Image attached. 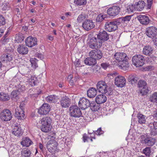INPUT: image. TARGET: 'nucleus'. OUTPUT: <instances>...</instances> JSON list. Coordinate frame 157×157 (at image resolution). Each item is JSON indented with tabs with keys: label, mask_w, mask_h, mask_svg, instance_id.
Returning a JSON list of instances; mask_svg holds the SVG:
<instances>
[{
	"label": "nucleus",
	"mask_w": 157,
	"mask_h": 157,
	"mask_svg": "<svg viewBox=\"0 0 157 157\" xmlns=\"http://www.w3.org/2000/svg\"><path fill=\"white\" fill-rule=\"evenodd\" d=\"M133 64L137 67L142 66L144 64L145 59L142 55L134 56L132 59Z\"/></svg>",
	"instance_id": "nucleus-1"
},
{
	"label": "nucleus",
	"mask_w": 157,
	"mask_h": 157,
	"mask_svg": "<svg viewBox=\"0 0 157 157\" xmlns=\"http://www.w3.org/2000/svg\"><path fill=\"white\" fill-rule=\"evenodd\" d=\"M70 114L71 117H79L82 116V113L80 109L76 105H73L69 108Z\"/></svg>",
	"instance_id": "nucleus-2"
},
{
	"label": "nucleus",
	"mask_w": 157,
	"mask_h": 157,
	"mask_svg": "<svg viewBox=\"0 0 157 157\" xmlns=\"http://www.w3.org/2000/svg\"><path fill=\"white\" fill-rule=\"evenodd\" d=\"M141 142L148 146H152L155 144V139L153 138L148 137L147 135L144 134L140 136Z\"/></svg>",
	"instance_id": "nucleus-3"
},
{
	"label": "nucleus",
	"mask_w": 157,
	"mask_h": 157,
	"mask_svg": "<svg viewBox=\"0 0 157 157\" xmlns=\"http://www.w3.org/2000/svg\"><path fill=\"white\" fill-rule=\"evenodd\" d=\"M97 88L99 92L103 94H105L109 89L105 81H99L96 84Z\"/></svg>",
	"instance_id": "nucleus-4"
},
{
	"label": "nucleus",
	"mask_w": 157,
	"mask_h": 157,
	"mask_svg": "<svg viewBox=\"0 0 157 157\" xmlns=\"http://www.w3.org/2000/svg\"><path fill=\"white\" fill-rule=\"evenodd\" d=\"M12 117L11 112L9 109H4L0 113V118L3 121H9Z\"/></svg>",
	"instance_id": "nucleus-5"
},
{
	"label": "nucleus",
	"mask_w": 157,
	"mask_h": 157,
	"mask_svg": "<svg viewBox=\"0 0 157 157\" xmlns=\"http://www.w3.org/2000/svg\"><path fill=\"white\" fill-rule=\"evenodd\" d=\"M121 5L118 6H113L111 8L108 9L107 10L108 14L110 16H115L117 15L119 13L121 8L122 9L124 7L123 6L124 5Z\"/></svg>",
	"instance_id": "nucleus-6"
},
{
	"label": "nucleus",
	"mask_w": 157,
	"mask_h": 157,
	"mask_svg": "<svg viewBox=\"0 0 157 157\" xmlns=\"http://www.w3.org/2000/svg\"><path fill=\"white\" fill-rule=\"evenodd\" d=\"M118 23V22L116 21H108L105 24V29L109 32L115 31L117 28Z\"/></svg>",
	"instance_id": "nucleus-7"
},
{
	"label": "nucleus",
	"mask_w": 157,
	"mask_h": 157,
	"mask_svg": "<svg viewBox=\"0 0 157 157\" xmlns=\"http://www.w3.org/2000/svg\"><path fill=\"white\" fill-rule=\"evenodd\" d=\"M114 83L117 87L122 88L125 86L126 79L124 77L118 75L115 78Z\"/></svg>",
	"instance_id": "nucleus-8"
},
{
	"label": "nucleus",
	"mask_w": 157,
	"mask_h": 157,
	"mask_svg": "<svg viewBox=\"0 0 157 157\" xmlns=\"http://www.w3.org/2000/svg\"><path fill=\"white\" fill-rule=\"evenodd\" d=\"M50 105L47 103H44L40 107L38 113L41 115H46L50 111Z\"/></svg>",
	"instance_id": "nucleus-9"
},
{
	"label": "nucleus",
	"mask_w": 157,
	"mask_h": 157,
	"mask_svg": "<svg viewBox=\"0 0 157 157\" xmlns=\"http://www.w3.org/2000/svg\"><path fill=\"white\" fill-rule=\"evenodd\" d=\"M58 144L55 140H51L47 143V147L49 151L51 153H53L57 150Z\"/></svg>",
	"instance_id": "nucleus-10"
},
{
	"label": "nucleus",
	"mask_w": 157,
	"mask_h": 157,
	"mask_svg": "<svg viewBox=\"0 0 157 157\" xmlns=\"http://www.w3.org/2000/svg\"><path fill=\"white\" fill-rule=\"evenodd\" d=\"M157 33V29L155 27L151 26L146 29V35L151 38L153 39Z\"/></svg>",
	"instance_id": "nucleus-11"
},
{
	"label": "nucleus",
	"mask_w": 157,
	"mask_h": 157,
	"mask_svg": "<svg viewBox=\"0 0 157 157\" xmlns=\"http://www.w3.org/2000/svg\"><path fill=\"white\" fill-rule=\"evenodd\" d=\"M101 40H90L89 45L92 49H97L100 48L102 45Z\"/></svg>",
	"instance_id": "nucleus-12"
},
{
	"label": "nucleus",
	"mask_w": 157,
	"mask_h": 157,
	"mask_svg": "<svg viewBox=\"0 0 157 157\" xmlns=\"http://www.w3.org/2000/svg\"><path fill=\"white\" fill-rule=\"evenodd\" d=\"M90 105V101L84 98L80 99L78 102L79 106L82 109H85Z\"/></svg>",
	"instance_id": "nucleus-13"
},
{
	"label": "nucleus",
	"mask_w": 157,
	"mask_h": 157,
	"mask_svg": "<svg viewBox=\"0 0 157 157\" xmlns=\"http://www.w3.org/2000/svg\"><path fill=\"white\" fill-rule=\"evenodd\" d=\"M89 55L90 56L93 57L96 60L100 59L103 56L101 51L97 49L92 50L90 52Z\"/></svg>",
	"instance_id": "nucleus-14"
},
{
	"label": "nucleus",
	"mask_w": 157,
	"mask_h": 157,
	"mask_svg": "<svg viewBox=\"0 0 157 157\" xmlns=\"http://www.w3.org/2000/svg\"><path fill=\"white\" fill-rule=\"evenodd\" d=\"M146 83L145 81L142 80H140L138 83V86L139 87H142L140 89V92L142 95H145L148 92V90L146 88Z\"/></svg>",
	"instance_id": "nucleus-15"
},
{
	"label": "nucleus",
	"mask_w": 157,
	"mask_h": 157,
	"mask_svg": "<svg viewBox=\"0 0 157 157\" xmlns=\"http://www.w3.org/2000/svg\"><path fill=\"white\" fill-rule=\"evenodd\" d=\"M83 28L86 30H89L94 28L95 25L92 20H87L82 24Z\"/></svg>",
	"instance_id": "nucleus-16"
},
{
	"label": "nucleus",
	"mask_w": 157,
	"mask_h": 157,
	"mask_svg": "<svg viewBox=\"0 0 157 157\" xmlns=\"http://www.w3.org/2000/svg\"><path fill=\"white\" fill-rule=\"evenodd\" d=\"M15 116L19 120H23L25 118L23 110L18 108H15L14 112Z\"/></svg>",
	"instance_id": "nucleus-17"
},
{
	"label": "nucleus",
	"mask_w": 157,
	"mask_h": 157,
	"mask_svg": "<svg viewBox=\"0 0 157 157\" xmlns=\"http://www.w3.org/2000/svg\"><path fill=\"white\" fill-rule=\"evenodd\" d=\"M128 57H126L124 59L119 61L118 66L121 69L126 70L128 67Z\"/></svg>",
	"instance_id": "nucleus-18"
},
{
	"label": "nucleus",
	"mask_w": 157,
	"mask_h": 157,
	"mask_svg": "<svg viewBox=\"0 0 157 157\" xmlns=\"http://www.w3.org/2000/svg\"><path fill=\"white\" fill-rule=\"evenodd\" d=\"M60 103L63 107L68 108L71 104V100L67 97H64L61 99Z\"/></svg>",
	"instance_id": "nucleus-19"
},
{
	"label": "nucleus",
	"mask_w": 157,
	"mask_h": 157,
	"mask_svg": "<svg viewBox=\"0 0 157 157\" xmlns=\"http://www.w3.org/2000/svg\"><path fill=\"white\" fill-rule=\"evenodd\" d=\"M137 18L140 23L142 25H147L149 22L148 17L145 15H140L137 16Z\"/></svg>",
	"instance_id": "nucleus-20"
},
{
	"label": "nucleus",
	"mask_w": 157,
	"mask_h": 157,
	"mask_svg": "<svg viewBox=\"0 0 157 157\" xmlns=\"http://www.w3.org/2000/svg\"><path fill=\"white\" fill-rule=\"evenodd\" d=\"M12 133L14 135L19 136L22 135L23 132L20 127L19 125H17L14 126Z\"/></svg>",
	"instance_id": "nucleus-21"
},
{
	"label": "nucleus",
	"mask_w": 157,
	"mask_h": 157,
	"mask_svg": "<svg viewBox=\"0 0 157 157\" xmlns=\"http://www.w3.org/2000/svg\"><path fill=\"white\" fill-rule=\"evenodd\" d=\"M126 57H128L126 53L122 52H117L114 55V57L115 59L118 62L121 60L124 59Z\"/></svg>",
	"instance_id": "nucleus-22"
},
{
	"label": "nucleus",
	"mask_w": 157,
	"mask_h": 157,
	"mask_svg": "<svg viewBox=\"0 0 157 157\" xmlns=\"http://www.w3.org/2000/svg\"><path fill=\"white\" fill-rule=\"evenodd\" d=\"M17 51L21 54L25 55L28 52V48L24 45H19L17 48Z\"/></svg>",
	"instance_id": "nucleus-23"
},
{
	"label": "nucleus",
	"mask_w": 157,
	"mask_h": 157,
	"mask_svg": "<svg viewBox=\"0 0 157 157\" xmlns=\"http://www.w3.org/2000/svg\"><path fill=\"white\" fill-rule=\"evenodd\" d=\"M145 3L144 1H140L134 5L135 10L138 11H141L144 8Z\"/></svg>",
	"instance_id": "nucleus-24"
},
{
	"label": "nucleus",
	"mask_w": 157,
	"mask_h": 157,
	"mask_svg": "<svg viewBox=\"0 0 157 157\" xmlns=\"http://www.w3.org/2000/svg\"><path fill=\"white\" fill-rule=\"evenodd\" d=\"M85 63L89 66L93 65L95 64L97 62L95 58L93 57L90 56L86 58L84 60Z\"/></svg>",
	"instance_id": "nucleus-25"
},
{
	"label": "nucleus",
	"mask_w": 157,
	"mask_h": 157,
	"mask_svg": "<svg viewBox=\"0 0 157 157\" xmlns=\"http://www.w3.org/2000/svg\"><path fill=\"white\" fill-rule=\"evenodd\" d=\"M97 91L94 88H90L87 91V95L88 97L90 98L94 97L97 95Z\"/></svg>",
	"instance_id": "nucleus-26"
},
{
	"label": "nucleus",
	"mask_w": 157,
	"mask_h": 157,
	"mask_svg": "<svg viewBox=\"0 0 157 157\" xmlns=\"http://www.w3.org/2000/svg\"><path fill=\"white\" fill-rule=\"evenodd\" d=\"M106 100V96L103 94L98 95L95 98V101L98 104H102L104 103Z\"/></svg>",
	"instance_id": "nucleus-27"
},
{
	"label": "nucleus",
	"mask_w": 157,
	"mask_h": 157,
	"mask_svg": "<svg viewBox=\"0 0 157 157\" xmlns=\"http://www.w3.org/2000/svg\"><path fill=\"white\" fill-rule=\"evenodd\" d=\"M1 60L3 62L7 63L10 62L12 59V57L10 54L6 53L2 55L0 57Z\"/></svg>",
	"instance_id": "nucleus-28"
},
{
	"label": "nucleus",
	"mask_w": 157,
	"mask_h": 157,
	"mask_svg": "<svg viewBox=\"0 0 157 157\" xmlns=\"http://www.w3.org/2000/svg\"><path fill=\"white\" fill-rule=\"evenodd\" d=\"M111 36V35H108L107 32L105 31L100 32L97 35L98 39H109Z\"/></svg>",
	"instance_id": "nucleus-29"
},
{
	"label": "nucleus",
	"mask_w": 157,
	"mask_h": 157,
	"mask_svg": "<svg viewBox=\"0 0 157 157\" xmlns=\"http://www.w3.org/2000/svg\"><path fill=\"white\" fill-rule=\"evenodd\" d=\"M153 50V48L151 46L148 45L144 47L143 52L144 55L149 56L152 54Z\"/></svg>",
	"instance_id": "nucleus-30"
},
{
	"label": "nucleus",
	"mask_w": 157,
	"mask_h": 157,
	"mask_svg": "<svg viewBox=\"0 0 157 157\" xmlns=\"http://www.w3.org/2000/svg\"><path fill=\"white\" fill-rule=\"evenodd\" d=\"M138 121L141 124H145L147 122V117L144 115L139 113L137 116Z\"/></svg>",
	"instance_id": "nucleus-31"
},
{
	"label": "nucleus",
	"mask_w": 157,
	"mask_h": 157,
	"mask_svg": "<svg viewBox=\"0 0 157 157\" xmlns=\"http://www.w3.org/2000/svg\"><path fill=\"white\" fill-rule=\"evenodd\" d=\"M59 99V97L55 95H50L46 98L47 101L50 103L56 102Z\"/></svg>",
	"instance_id": "nucleus-32"
},
{
	"label": "nucleus",
	"mask_w": 157,
	"mask_h": 157,
	"mask_svg": "<svg viewBox=\"0 0 157 157\" xmlns=\"http://www.w3.org/2000/svg\"><path fill=\"white\" fill-rule=\"evenodd\" d=\"M33 143L32 141L27 137H25L23 139L21 142V144L23 146L28 147Z\"/></svg>",
	"instance_id": "nucleus-33"
},
{
	"label": "nucleus",
	"mask_w": 157,
	"mask_h": 157,
	"mask_svg": "<svg viewBox=\"0 0 157 157\" xmlns=\"http://www.w3.org/2000/svg\"><path fill=\"white\" fill-rule=\"evenodd\" d=\"M89 106L90 109L93 111H97L99 109L100 107L99 104L94 101H92L91 102H90V105Z\"/></svg>",
	"instance_id": "nucleus-34"
},
{
	"label": "nucleus",
	"mask_w": 157,
	"mask_h": 157,
	"mask_svg": "<svg viewBox=\"0 0 157 157\" xmlns=\"http://www.w3.org/2000/svg\"><path fill=\"white\" fill-rule=\"evenodd\" d=\"M21 89H19L13 91L11 94V97L13 100H17L18 99L19 95L21 91Z\"/></svg>",
	"instance_id": "nucleus-35"
},
{
	"label": "nucleus",
	"mask_w": 157,
	"mask_h": 157,
	"mask_svg": "<svg viewBox=\"0 0 157 157\" xmlns=\"http://www.w3.org/2000/svg\"><path fill=\"white\" fill-rule=\"evenodd\" d=\"M10 99V95L7 94L4 92L0 93V100L3 101H6Z\"/></svg>",
	"instance_id": "nucleus-36"
},
{
	"label": "nucleus",
	"mask_w": 157,
	"mask_h": 157,
	"mask_svg": "<svg viewBox=\"0 0 157 157\" xmlns=\"http://www.w3.org/2000/svg\"><path fill=\"white\" fill-rule=\"evenodd\" d=\"M52 127L51 124H42L41 129L43 132H47L51 130Z\"/></svg>",
	"instance_id": "nucleus-37"
},
{
	"label": "nucleus",
	"mask_w": 157,
	"mask_h": 157,
	"mask_svg": "<svg viewBox=\"0 0 157 157\" xmlns=\"http://www.w3.org/2000/svg\"><path fill=\"white\" fill-rule=\"evenodd\" d=\"M128 79L129 82L134 84L137 82L138 78L136 75H130L128 76Z\"/></svg>",
	"instance_id": "nucleus-38"
},
{
	"label": "nucleus",
	"mask_w": 157,
	"mask_h": 157,
	"mask_svg": "<svg viewBox=\"0 0 157 157\" xmlns=\"http://www.w3.org/2000/svg\"><path fill=\"white\" fill-rule=\"evenodd\" d=\"M25 43L27 46L32 47L37 44V41L36 40H25Z\"/></svg>",
	"instance_id": "nucleus-39"
},
{
	"label": "nucleus",
	"mask_w": 157,
	"mask_h": 157,
	"mask_svg": "<svg viewBox=\"0 0 157 157\" xmlns=\"http://www.w3.org/2000/svg\"><path fill=\"white\" fill-rule=\"evenodd\" d=\"M31 152L28 149H25L22 150L21 154L22 157H29L31 155Z\"/></svg>",
	"instance_id": "nucleus-40"
},
{
	"label": "nucleus",
	"mask_w": 157,
	"mask_h": 157,
	"mask_svg": "<svg viewBox=\"0 0 157 157\" xmlns=\"http://www.w3.org/2000/svg\"><path fill=\"white\" fill-rule=\"evenodd\" d=\"M123 9L125 10L126 13L129 14L133 12L134 10H135V8L134 6L129 5L126 7L125 10L124 9Z\"/></svg>",
	"instance_id": "nucleus-41"
},
{
	"label": "nucleus",
	"mask_w": 157,
	"mask_h": 157,
	"mask_svg": "<svg viewBox=\"0 0 157 157\" xmlns=\"http://www.w3.org/2000/svg\"><path fill=\"white\" fill-rule=\"evenodd\" d=\"M51 119L49 117H45L42 118L41 121L42 124H51Z\"/></svg>",
	"instance_id": "nucleus-42"
},
{
	"label": "nucleus",
	"mask_w": 157,
	"mask_h": 157,
	"mask_svg": "<svg viewBox=\"0 0 157 157\" xmlns=\"http://www.w3.org/2000/svg\"><path fill=\"white\" fill-rule=\"evenodd\" d=\"M36 78L34 76H31L29 78L28 82L32 86L35 85Z\"/></svg>",
	"instance_id": "nucleus-43"
},
{
	"label": "nucleus",
	"mask_w": 157,
	"mask_h": 157,
	"mask_svg": "<svg viewBox=\"0 0 157 157\" xmlns=\"http://www.w3.org/2000/svg\"><path fill=\"white\" fill-rule=\"evenodd\" d=\"M37 60L35 58H31L30 59V61L32 64V67L34 69H35L38 66L37 63Z\"/></svg>",
	"instance_id": "nucleus-44"
},
{
	"label": "nucleus",
	"mask_w": 157,
	"mask_h": 157,
	"mask_svg": "<svg viewBox=\"0 0 157 157\" xmlns=\"http://www.w3.org/2000/svg\"><path fill=\"white\" fill-rule=\"evenodd\" d=\"M75 3L77 6H80L86 4V0H75Z\"/></svg>",
	"instance_id": "nucleus-45"
},
{
	"label": "nucleus",
	"mask_w": 157,
	"mask_h": 157,
	"mask_svg": "<svg viewBox=\"0 0 157 157\" xmlns=\"http://www.w3.org/2000/svg\"><path fill=\"white\" fill-rule=\"evenodd\" d=\"M151 148L149 147H147L144 149L143 151V153L146 156L149 157L150 156L151 152Z\"/></svg>",
	"instance_id": "nucleus-46"
},
{
	"label": "nucleus",
	"mask_w": 157,
	"mask_h": 157,
	"mask_svg": "<svg viewBox=\"0 0 157 157\" xmlns=\"http://www.w3.org/2000/svg\"><path fill=\"white\" fill-rule=\"evenodd\" d=\"M150 100L151 102H155L157 101V92H155L150 96Z\"/></svg>",
	"instance_id": "nucleus-47"
},
{
	"label": "nucleus",
	"mask_w": 157,
	"mask_h": 157,
	"mask_svg": "<svg viewBox=\"0 0 157 157\" xmlns=\"http://www.w3.org/2000/svg\"><path fill=\"white\" fill-rule=\"evenodd\" d=\"M86 17V14L85 13H81L80 14L77 19L78 22L80 23L84 20Z\"/></svg>",
	"instance_id": "nucleus-48"
},
{
	"label": "nucleus",
	"mask_w": 157,
	"mask_h": 157,
	"mask_svg": "<svg viewBox=\"0 0 157 157\" xmlns=\"http://www.w3.org/2000/svg\"><path fill=\"white\" fill-rule=\"evenodd\" d=\"M105 17V15L100 14L96 17V21L97 22H101L104 19Z\"/></svg>",
	"instance_id": "nucleus-49"
},
{
	"label": "nucleus",
	"mask_w": 157,
	"mask_h": 157,
	"mask_svg": "<svg viewBox=\"0 0 157 157\" xmlns=\"http://www.w3.org/2000/svg\"><path fill=\"white\" fill-rule=\"evenodd\" d=\"M153 126L155 129V131H151V134L154 136L157 134V122H154L153 123Z\"/></svg>",
	"instance_id": "nucleus-50"
},
{
	"label": "nucleus",
	"mask_w": 157,
	"mask_h": 157,
	"mask_svg": "<svg viewBox=\"0 0 157 157\" xmlns=\"http://www.w3.org/2000/svg\"><path fill=\"white\" fill-rule=\"evenodd\" d=\"M26 37L25 35L20 33L16 34L15 36V38L17 39H24Z\"/></svg>",
	"instance_id": "nucleus-51"
},
{
	"label": "nucleus",
	"mask_w": 157,
	"mask_h": 157,
	"mask_svg": "<svg viewBox=\"0 0 157 157\" xmlns=\"http://www.w3.org/2000/svg\"><path fill=\"white\" fill-rule=\"evenodd\" d=\"M131 15L127 16L124 17H122L121 19L122 21L125 22L126 21H129L131 19Z\"/></svg>",
	"instance_id": "nucleus-52"
},
{
	"label": "nucleus",
	"mask_w": 157,
	"mask_h": 157,
	"mask_svg": "<svg viewBox=\"0 0 157 157\" xmlns=\"http://www.w3.org/2000/svg\"><path fill=\"white\" fill-rule=\"evenodd\" d=\"M104 133V132L101 130V128H98L97 130L94 132L95 134L97 135H100Z\"/></svg>",
	"instance_id": "nucleus-53"
},
{
	"label": "nucleus",
	"mask_w": 157,
	"mask_h": 157,
	"mask_svg": "<svg viewBox=\"0 0 157 157\" xmlns=\"http://www.w3.org/2000/svg\"><path fill=\"white\" fill-rule=\"evenodd\" d=\"M3 8L2 9L6 10H8L10 7V5L8 3H6L3 4L2 5Z\"/></svg>",
	"instance_id": "nucleus-54"
},
{
	"label": "nucleus",
	"mask_w": 157,
	"mask_h": 157,
	"mask_svg": "<svg viewBox=\"0 0 157 157\" xmlns=\"http://www.w3.org/2000/svg\"><path fill=\"white\" fill-rule=\"evenodd\" d=\"M5 19L3 17L0 15V25H4L5 24Z\"/></svg>",
	"instance_id": "nucleus-55"
},
{
	"label": "nucleus",
	"mask_w": 157,
	"mask_h": 157,
	"mask_svg": "<svg viewBox=\"0 0 157 157\" xmlns=\"http://www.w3.org/2000/svg\"><path fill=\"white\" fill-rule=\"evenodd\" d=\"M92 70L90 68H88L86 71L85 70L83 73V74L84 75H90L92 72Z\"/></svg>",
	"instance_id": "nucleus-56"
},
{
	"label": "nucleus",
	"mask_w": 157,
	"mask_h": 157,
	"mask_svg": "<svg viewBox=\"0 0 157 157\" xmlns=\"http://www.w3.org/2000/svg\"><path fill=\"white\" fill-rule=\"evenodd\" d=\"M82 139L83 142H88V140L90 138L86 134H84L83 136Z\"/></svg>",
	"instance_id": "nucleus-57"
},
{
	"label": "nucleus",
	"mask_w": 157,
	"mask_h": 157,
	"mask_svg": "<svg viewBox=\"0 0 157 157\" xmlns=\"http://www.w3.org/2000/svg\"><path fill=\"white\" fill-rule=\"evenodd\" d=\"M101 66L104 69L106 70L109 66V65L107 63H102L101 64Z\"/></svg>",
	"instance_id": "nucleus-58"
},
{
	"label": "nucleus",
	"mask_w": 157,
	"mask_h": 157,
	"mask_svg": "<svg viewBox=\"0 0 157 157\" xmlns=\"http://www.w3.org/2000/svg\"><path fill=\"white\" fill-rule=\"evenodd\" d=\"M154 67L151 66H147L145 68L146 71H151L154 70Z\"/></svg>",
	"instance_id": "nucleus-59"
},
{
	"label": "nucleus",
	"mask_w": 157,
	"mask_h": 157,
	"mask_svg": "<svg viewBox=\"0 0 157 157\" xmlns=\"http://www.w3.org/2000/svg\"><path fill=\"white\" fill-rule=\"evenodd\" d=\"M147 8L150 9L153 3V0H147Z\"/></svg>",
	"instance_id": "nucleus-60"
},
{
	"label": "nucleus",
	"mask_w": 157,
	"mask_h": 157,
	"mask_svg": "<svg viewBox=\"0 0 157 157\" xmlns=\"http://www.w3.org/2000/svg\"><path fill=\"white\" fill-rule=\"evenodd\" d=\"M35 56L39 59H43V55L42 54L38 53H36Z\"/></svg>",
	"instance_id": "nucleus-61"
},
{
	"label": "nucleus",
	"mask_w": 157,
	"mask_h": 157,
	"mask_svg": "<svg viewBox=\"0 0 157 157\" xmlns=\"http://www.w3.org/2000/svg\"><path fill=\"white\" fill-rule=\"evenodd\" d=\"M74 63L76 67H78L80 64V62L78 59H76Z\"/></svg>",
	"instance_id": "nucleus-62"
},
{
	"label": "nucleus",
	"mask_w": 157,
	"mask_h": 157,
	"mask_svg": "<svg viewBox=\"0 0 157 157\" xmlns=\"http://www.w3.org/2000/svg\"><path fill=\"white\" fill-rule=\"evenodd\" d=\"M117 75V73L116 72H114L113 73H109L107 74V76L111 78V76H112V77H114V76H116V75Z\"/></svg>",
	"instance_id": "nucleus-63"
},
{
	"label": "nucleus",
	"mask_w": 157,
	"mask_h": 157,
	"mask_svg": "<svg viewBox=\"0 0 157 157\" xmlns=\"http://www.w3.org/2000/svg\"><path fill=\"white\" fill-rule=\"evenodd\" d=\"M5 51L6 52H12L13 51V49L11 47H6V48L5 49Z\"/></svg>",
	"instance_id": "nucleus-64"
}]
</instances>
